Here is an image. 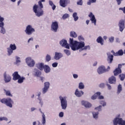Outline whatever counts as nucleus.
<instances>
[{
  "label": "nucleus",
  "instance_id": "c9c22d12",
  "mask_svg": "<svg viewBox=\"0 0 125 125\" xmlns=\"http://www.w3.org/2000/svg\"><path fill=\"white\" fill-rule=\"evenodd\" d=\"M72 16L75 22L78 21V20H79V17L78 16V13H77V12L74 13L72 15Z\"/></svg>",
  "mask_w": 125,
  "mask_h": 125
},
{
  "label": "nucleus",
  "instance_id": "7c9ffc66",
  "mask_svg": "<svg viewBox=\"0 0 125 125\" xmlns=\"http://www.w3.org/2000/svg\"><path fill=\"white\" fill-rule=\"evenodd\" d=\"M46 122V121L45 120V115L43 114L42 115V123L41 124V125H45Z\"/></svg>",
  "mask_w": 125,
  "mask_h": 125
},
{
  "label": "nucleus",
  "instance_id": "6e6d98bb",
  "mask_svg": "<svg viewBox=\"0 0 125 125\" xmlns=\"http://www.w3.org/2000/svg\"><path fill=\"white\" fill-rule=\"evenodd\" d=\"M78 40H79V41H80V42H82V41H84V39L83 37V36H78Z\"/></svg>",
  "mask_w": 125,
  "mask_h": 125
},
{
  "label": "nucleus",
  "instance_id": "4d7b16f0",
  "mask_svg": "<svg viewBox=\"0 0 125 125\" xmlns=\"http://www.w3.org/2000/svg\"><path fill=\"white\" fill-rule=\"evenodd\" d=\"M52 67H53V68H56V67H57V66H58V63L54 62L52 63Z\"/></svg>",
  "mask_w": 125,
  "mask_h": 125
},
{
  "label": "nucleus",
  "instance_id": "5701e85b",
  "mask_svg": "<svg viewBox=\"0 0 125 125\" xmlns=\"http://www.w3.org/2000/svg\"><path fill=\"white\" fill-rule=\"evenodd\" d=\"M12 76L13 81H17V80H18L20 77H21L20 75H19L18 72L17 71L15 72L12 74Z\"/></svg>",
  "mask_w": 125,
  "mask_h": 125
},
{
  "label": "nucleus",
  "instance_id": "3c124183",
  "mask_svg": "<svg viewBox=\"0 0 125 125\" xmlns=\"http://www.w3.org/2000/svg\"><path fill=\"white\" fill-rule=\"evenodd\" d=\"M69 17H70V16L69 15V14H65L62 16V19L63 20L67 19V18H69Z\"/></svg>",
  "mask_w": 125,
  "mask_h": 125
},
{
  "label": "nucleus",
  "instance_id": "6ab92c4d",
  "mask_svg": "<svg viewBox=\"0 0 125 125\" xmlns=\"http://www.w3.org/2000/svg\"><path fill=\"white\" fill-rule=\"evenodd\" d=\"M63 57V54L62 53H59L56 52L55 53V56H54V59L55 60H59L60 59H61Z\"/></svg>",
  "mask_w": 125,
  "mask_h": 125
},
{
  "label": "nucleus",
  "instance_id": "c85d7f7f",
  "mask_svg": "<svg viewBox=\"0 0 125 125\" xmlns=\"http://www.w3.org/2000/svg\"><path fill=\"white\" fill-rule=\"evenodd\" d=\"M44 71L46 74H48V73H50V67L47 65H45L44 66Z\"/></svg>",
  "mask_w": 125,
  "mask_h": 125
},
{
  "label": "nucleus",
  "instance_id": "7ed1b4c3",
  "mask_svg": "<svg viewBox=\"0 0 125 125\" xmlns=\"http://www.w3.org/2000/svg\"><path fill=\"white\" fill-rule=\"evenodd\" d=\"M0 102L3 104H5L6 106L9 107L10 108H12L13 101L10 98H4L2 99H0Z\"/></svg>",
  "mask_w": 125,
  "mask_h": 125
},
{
  "label": "nucleus",
  "instance_id": "69168bd1",
  "mask_svg": "<svg viewBox=\"0 0 125 125\" xmlns=\"http://www.w3.org/2000/svg\"><path fill=\"white\" fill-rule=\"evenodd\" d=\"M98 99H104V97L103 96H101V95H98Z\"/></svg>",
  "mask_w": 125,
  "mask_h": 125
},
{
  "label": "nucleus",
  "instance_id": "09e8293b",
  "mask_svg": "<svg viewBox=\"0 0 125 125\" xmlns=\"http://www.w3.org/2000/svg\"><path fill=\"white\" fill-rule=\"evenodd\" d=\"M3 20H4V19L2 17H1L0 16V26H1L4 24V23H3Z\"/></svg>",
  "mask_w": 125,
  "mask_h": 125
},
{
  "label": "nucleus",
  "instance_id": "e2e57ef3",
  "mask_svg": "<svg viewBox=\"0 0 125 125\" xmlns=\"http://www.w3.org/2000/svg\"><path fill=\"white\" fill-rule=\"evenodd\" d=\"M73 76L74 79H78V78L79 77V76L77 74H73Z\"/></svg>",
  "mask_w": 125,
  "mask_h": 125
},
{
  "label": "nucleus",
  "instance_id": "a18cd8bd",
  "mask_svg": "<svg viewBox=\"0 0 125 125\" xmlns=\"http://www.w3.org/2000/svg\"><path fill=\"white\" fill-rule=\"evenodd\" d=\"M96 2V0H89V1L87 2V5H90L91 3H94Z\"/></svg>",
  "mask_w": 125,
  "mask_h": 125
},
{
  "label": "nucleus",
  "instance_id": "f3484780",
  "mask_svg": "<svg viewBox=\"0 0 125 125\" xmlns=\"http://www.w3.org/2000/svg\"><path fill=\"white\" fill-rule=\"evenodd\" d=\"M32 74L34 77H37L39 78L42 75V72H41L38 69L35 68L33 71Z\"/></svg>",
  "mask_w": 125,
  "mask_h": 125
},
{
  "label": "nucleus",
  "instance_id": "a211bd4d",
  "mask_svg": "<svg viewBox=\"0 0 125 125\" xmlns=\"http://www.w3.org/2000/svg\"><path fill=\"white\" fill-rule=\"evenodd\" d=\"M98 73L99 75H101V74H103V73H106V68L105 66L102 65L98 67L97 69Z\"/></svg>",
  "mask_w": 125,
  "mask_h": 125
},
{
  "label": "nucleus",
  "instance_id": "e433bc0d",
  "mask_svg": "<svg viewBox=\"0 0 125 125\" xmlns=\"http://www.w3.org/2000/svg\"><path fill=\"white\" fill-rule=\"evenodd\" d=\"M4 91L6 95V96H10V97H12V94H11V92L10 90H6L4 89Z\"/></svg>",
  "mask_w": 125,
  "mask_h": 125
},
{
  "label": "nucleus",
  "instance_id": "49530a36",
  "mask_svg": "<svg viewBox=\"0 0 125 125\" xmlns=\"http://www.w3.org/2000/svg\"><path fill=\"white\" fill-rule=\"evenodd\" d=\"M83 47V48H82L81 49V50H87V49L88 50H89L90 49V46H89V45H87V46H84V47Z\"/></svg>",
  "mask_w": 125,
  "mask_h": 125
},
{
  "label": "nucleus",
  "instance_id": "72a5a7b5",
  "mask_svg": "<svg viewBox=\"0 0 125 125\" xmlns=\"http://www.w3.org/2000/svg\"><path fill=\"white\" fill-rule=\"evenodd\" d=\"M100 94H101L100 92H97L91 97V99H92V100H95V99L97 98V96H98V95H100Z\"/></svg>",
  "mask_w": 125,
  "mask_h": 125
},
{
  "label": "nucleus",
  "instance_id": "ea45409f",
  "mask_svg": "<svg viewBox=\"0 0 125 125\" xmlns=\"http://www.w3.org/2000/svg\"><path fill=\"white\" fill-rule=\"evenodd\" d=\"M45 60L46 62H49V61L51 60V56H50V55H49V54H47L45 57Z\"/></svg>",
  "mask_w": 125,
  "mask_h": 125
},
{
  "label": "nucleus",
  "instance_id": "2f4dec72",
  "mask_svg": "<svg viewBox=\"0 0 125 125\" xmlns=\"http://www.w3.org/2000/svg\"><path fill=\"white\" fill-rule=\"evenodd\" d=\"M18 81V83H24V81L26 80V78L24 77H21L20 76V78H19Z\"/></svg>",
  "mask_w": 125,
  "mask_h": 125
},
{
  "label": "nucleus",
  "instance_id": "bb28decb",
  "mask_svg": "<svg viewBox=\"0 0 125 125\" xmlns=\"http://www.w3.org/2000/svg\"><path fill=\"white\" fill-rule=\"evenodd\" d=\"M109 83L111 84L113 83H116V77L111 76L108 80Z\"/></svg>",
  "mask_w": 125,
  "mask_h": 125
},
{
  "label": "nucleus",
  "instance_id": "2eb2a0df",
  "mask_svg": "<svg viewBox=\"0 0 125 125\" xmlns=\"http://www.w3.org/2000/svg\"><path fill=\"white\" fill-rule=\"evenodd\" d=\"M118 26L119 27V30L120 32H123L125 30V21L121 20L119 21Z\"/></svg>",
  "mask_w": 125,
  "mask_h": 125
},
{
  "label": "nucleus",
  "instance_id": "4468645a",
  "mask_svg": "<svg viewBox=\"0 0 125 125\" xmlns=\"http://www.w3.org/2000/svg\"><path fill=\"white\" fill-rule=\"evenodd\" d=\"M70 4V0H60V5L62 7H66Z\"/></svg>",
  "mask_w": 125,
  "mask_h": 125
},
{
  "label": "nucleus",
  "instance_id": "37998d69",
  "mask_svg": "<svg viewBox=\"0 0 125 125\" xmlns=\"http://www.w3.org/2000/svg\"><path fill=\"white\" fill-rule=\"evenodd\" d=\"M63 52L64 53H65V54L67 56H70V55H71V52L69 50H67V49H64L63 50Z\"/></svg>",
  "mask_w": 125,
  "mask_h": 125
},
{
  "label": "nucleus",
  "instance_id": "0e129e2a",
  "mask_svg": "<svg viewBox=\"0 0 125 125\" xmlns=\"http://www.w3.org/2000/svg\"><path fill=\"white\" fill-rule=\"evenodd\" d=\"M31 41H32V42L34 41V38H33V37L30 38L28 41V43H29L30 42H31Z\"/></svg>",
  "mask_w": 125,
  "mask_h": 125
},
{
  "label": "nucleus",
  "instance_id": "1a4fd4ad",
  "mask_svg": "<svg viewBox=\"0 0 125 125\" xmlns=\"http://www.w3.org/2000/svg\"><path fill=\"white\" fill-rule=\"evenodd\" d=\"M58 22L57 21H54L52 23L51 26V30L52 32H54L55 33H56L57 31H58Z\"/></svg>",
  "mask_w": 125,
  "mask_h": 125
},
{
  "label": "nucleus",
  "instance_id": "393cba45",
  "mask_svg": "<svg viewBox=\"0 0 125 125\" xmlns=\"http://www.w3.org/2000/svg\"><path fill=\"white\" fill-rule=\"evenodd\" d=\"M96 42H98V43H100L101 45H103V44H104V40H103V38H102V37L101 36L98 37V38L96 40Z\"/></svg>",
  "mask_w": 125,
  "mask_h": 125
},
{
  "label": "nucleus",
  "instance_id": "5fc2aeb1",
  "mask_svg": "<svg viewBox=\"0 0 125 125\" xmlns=\"http://www.w3.org/2000/svg\"><path fill=\"white\" fill-rule=\"evenodd\" d=\"M78 5H83V0H78L77 2Z\"/></svg>",
  "mask_w": 125,
  "mask_h": 125
},
{
  "label": "nucleus",
  "instance_id": "dca6fc26",
  "mask_svg": "<svg viewBox=\"0 0 125 125\" xmlns=\"http://www.w3.org/2000/svg\"><path fill=\"white\" fill-rule=\"evenodd\" d=\"M4 81L5 83H9L11 81V77L9 74H6V72H4L3 74Z\"/></svg>",
  "mask_w": 125,
  "mask_h": 125
},
{
  "label": "nucleus",
  "instance_id": "b1692460",
  "mask_svg": "<svg viewBox=\"0 0 125 125\" xmlns=\"http://www.w3.org/2000/svg\"><path fill=\"white\" fill-rule=\"evenodd\" d=\"M36 67L38 69H39V70H41V71H42L43 70V68H44V65L43 64V63L39 62L36 64Z\"/></svg>",
  "mask_w": 125,
  "mask_h": 125
},
{
  "label": "nucleus",
  "instance_id": "20e7f679",
  "mask_svg": "<svg viewBox=\"0 0 125 125\" xmlns=\"http://www.w3.org/2000/svg\"><path fill=\"white\" fill-rule=\"evenodd\" d=\"M59 98L61 101V106L62 107V110H66L67 105L66 97L61 96L59 97Z\"/></svg>",
  "mask_w": 125,
  "mask_h": 125
},
{
  "label": "nucleus",
  "instance_id": "8fccbe9b",
  "mask_svg": "<svg viewBox=\"0 0 125 125\" xmlns=\"http://www.w3.org/2000/svg\"><path fill=\"white\" fill-rule=\"evenodd\" d=\"M2 121H6L7 122V121H8V119L5 117H0V122H1Z\"/></svg>",
  "mask_w": 125,
  "mask_h": 125
},
{
  "label": "nucleus",
  "instance_id": "473e14b6",
  "mask_svg": "<svg viewBox=\"0 0 125 125\" xmlns=\"http://www.w3.org/2000/svg\"><path fill=\"white\" fill-rule=\"evenodd\" d=\"M49 5H50V6H52L53 10H55V9L56 8V6L53 3V2H52V0H49Z\"/></svg>",
  "mask_w": 125,
  "mask_h": 125
},
{
  "label": "nucleus",
  "instance_id": "680f3d73",
  "mask_svg": "<svg viewBox=\"0 0 125 125\" xmlns=\"http://www.w3.org/2000/svg\"><path fill=\"white\" fill-rule=\"evenodd\" d=\"M119 9L120 10H122V11H123V13L125 14V7H124L123 8H119Z\"/></svg>",
  "mask_w": 125,
  "mask_h": 125
},
{
  "label": "nucleus",
  "instance_id": "412c9836",
  "mask_svg": "<svg viewBox=\"0 0 125 125\" xmlns=\"http://www.w3.org/2000/svg\"><path fill=\"white\" fill-rule=\"evenodd\" d=\"M81 104L83 106H84L85 108H90V107H91L92 106L91 104H90V103L85 101H82L81 102Z\"/></svg>",
  "mask_w": 125,
  "mask_h": 125
},
{
  "label": "nucleus",
  "instance_id": "bf43d9fd",
  "mask_svg": "<svg viewBox=\"0 0 125 125\" xmlns=\"http://www.w3.org/2000/svg\"><path fill=\"white\" fill-rule=\"evenodd\" d=\"M59 116L60 118H63V117H64V113L63 112H61L59 113Z\"/></svg>",
  "mask_w": 125,
  "mask_h": 125
},
{
  "label": "nucleus",
  "instance_id": "423d86ee",
  "mask_svg": "<svg viewBox=\"0 0 125 125\" xmlns=\"http://www.w3.org/2000/svg\"><path fill=\"white\" fill-rule=\"evenodd\" d=\"M114 125H125V121L123 120V119L120 118V115L118 116V117H116L113 120Z\"/></svg>",
  "mask_w": 125,
  "mask_h": 125
},
{
  "label": "nucleus",
  "instance_id": "f03ea898",
  "mask_svg": "<svg viewBox=\"0 0 125 125\" xmlns=\"http://www.w3.org/2000/svg\"><path fill=\"white\" fill-rule=\"evenodd\" d=\"M43 8V5L42 3L40 1L38 2V5H37V4H34L33 7V11L37 17H41V16L43 15L44 12L42 10Z\"/></svg>",
  "mask_w": 125,
  "mask_h": 125
},
{
  "label": "nucleus",
  "instance_id": "79ce46f5",
  "mask_svg": "<svg viewBox=\"0 0 125 125\" xmlns=\"http://www.w3.org/2000/svg\"><path fill=\"white\" fill-rule=\"evenodd\" d=\"M79 89H83L84 88V84L83 83H80L79 84Z\"/></svg>",
  "mask_w": 125,
  "mask_h": 125
},
{
  "label": "nucleus",
  "instance_id": "9b49d317",
  "mask_svg": "<svg viewBox=\"0 0 125 125\" xmlns=\"http://www.w3.org/2000/svg\"><path fill=\"white\" fill-rule=\"evenodd\" d=\"M60 44L62 46V47H65L67 49H70V44H68L67 41L65 40H62L60 42Z\"/></svg>",
  "mask_w": 125,
  "mask_h": 125
},
{
  "label": "nucleus",
  "instance_id": "4c0bfd02",
  "mask_svg": "<svg viewBox=\"0 0 125 125\" xmlns=\"http://www.w3.org/2000/svg\"><path fill=\"white\" fill-rule=\"evenodd\" d=\"M20 63H21V60L20 57L16 56L15 64L19 65Z\"/></svg>",
  "mask_w": 125,
  "mask_h": 125
},
{
  "label": "nucleus",
  "instance_id": "f257e3e1",
  "mask_svg": "<svg viewBox=\"0 0 125 125\" xmlns=\"http://www.w3.org/2000/svg\"><path fill=\"white\" fill-rule=\"evenodd\" d=\"M69 42L70 47L73 51L79 50V49H81V48L83 49V48L84 47V45H85L84 42L74 41L73 38L69 39Z\"/></svg>",
  "mask_w": 125,
  "mask_h": 125
},
{
  "label": "nucleus",
  "instance_id": "c03bdc74",
  "mask_svg": "<svg viewBox=\"0 0 125 125\" xmlns=\"http://www.w3.org/2000/svg\"><path fill=\"white\" fill-rule=\"evenodd\" d=\"M95 110L98 111V112H101V111H102V105H99V106L95 107Z\"/></svg>",
  "mask_w": 125,
  "mask_h": 125
},
{
  "label": "nucleus",
  "instance_id": "39448f33",
  "mask_svg": "<svg viewBox=\"0 0 125 125\" xmlns=\"http://www.w3.org/2000/svg\"><path fill=\"white\" fill-rule=\"evenodd\" d=\"M25 33L28 36H31L33 33H35L36 30L35 28H33V26L31 25H28L26 26L25 30H24Z\"/></svg>",
  "mask_w": 125,
  "mask_h": 125
},
{
  "label": "nucleus",
  "instance_id": "338daca9",
  "mask_svg": "<svg viewBox=\"0 0 125 125\" xmlns=\"http://www.w3.org/2000/svg\"><path fill=\"white\" fill-rule=\"evenodd\" d=\"M30 110H31V112H34L35 110H37V108H36L35 107H31L30 108Z\"/></svg>",
  "mask_w": 125,
  "mask_h": 125
},
{
  "label": "nucleus",
  "instance_id": "6e6552de",
  "mask_svg": "<svg viewBox=\"0 0 125 125\" xmlns=\"http://www.w3.org/2000/svg\"><path fill=\"white\" fill-rule=\"evenodd\" d=\"M17 48L16 45L15 43L10 44L9 47L7 48L8 55L10 56L13 53V50H16Z\"/></svg>",
  "mask_w": 125,
  "mask_h": 125
},
{
  "label": "nucleus",
  "instance_id": "774afa93",
  "mask_svg": "<svg viewBox=\"0 0 125 125\" xmlns=\"http://www.w3.org/2000/svg\"><path fill=\"white\" fill-rule=\"evenodd\" d=\"M110 70V66H108L107 69H105V72H108Z\"/></svg>",
  "mask_w": 125,
  "mask_h": 125
},
{
  "label": "nucleus",
  "instance_id": "13d9d810",
  "mask_svg": "<svg viewBox=\"0 0 125 125\" xmlns=\"http://www.w3.org/2000/svg\"><path fill=\"white\" fill-rule=\"evenodd\" d=\"M106 86H107V89H108V90H111V89H112V86H111V85L107 83Z\"/></svg>",
  "mask_w": 125,
  "mask_h": 125
},
{
  "label": "nucleus",
  "instance_id": "603ef678",
  "mask_svg": "<svg viewBox=\"0 0 125 125\" xmlns=\"http://www.w3.org/2000/svg\"><path fill=\"white\" fill-rule=\"evenodd\" d=\"M100 104L101 105H102V106H103V107H105V106H106V102H105V101H101L100 102Z\"/></svg>",
  "mask_w": 125,
  "mask_h": 125
},
{
  "label": "nucleus",
  "instance_id": "c756f323",
  "mask_svg": "<svg viewBox=\"0 0 125 125\" xmlns=\"http://www.w3.org/2000/svg\"><path fill=\"white\" fill-rule=\"evenodd\" d=\"M124 53L123 50H119L118 52L114 54V56H122L124 55Z\"/></svg>",
  "mask_w": 125,
  "mask_h": 125
},
{
  "label": "nucleus",
  "instance_id": "f8f14e48",
  "mask_svg": "<svg viewBox=\"0 0 125 125\" xmlns=\"http://www.w3.org/2000/svg\"><path fill=\"white\" fill-rule=\"evenodd\" d=\"M88 17L90 18V20L91 21L92 24H94L95 26H96V19L95 18V16L92 12H90V14L88 15Z\"/></svg>",
  "mask_w": 125,
  "mask_h": 125
},
{
  "label": "nucleus",
  "instance_id": "aec40b11",
  "mask_svg": "<svg viewBox=\"0 0 125 125\" xmlns=\"http://www.w3.org/2000/svg\"><path fill=\"white\" fill-rule=\"evenodd\" d=\"M107 61L109 63V64H111V63L113 62L114 56L111 54V53L110 52L107 53Z\"/></svg>",
  "mask_w": 125,
  "mask_h": 125
},
{
  "label": "nucleus",
  "instance_id": "ddd939ff",
  "mask_svg": "<svg viewBox=\"0 0 125 125\" xmlns=\"http://www.w3.org/2000/svg\"><path fill=\"white\" fill-rule=\"evenodd\" d=\"M122 66H123V64H118V67L113 71L114 76H118L119 74H121L122 73V69H122Z\"/></svg>",
  "mask_w": 125,
  "mask_h": 125
},
{
  "label": "nucleus",
  "instance_id": "0eeeda50",
  "mask_svg": "<svg viewBox=\"0 0 125 125\" xmlns=\"http://www.w3.org/2000/svg\"><path fill=\"white\" fill-rule=\"evenodd\" d=\"M25 62L28 66L30 67H34L35 66V64H36L35 61L31 57H28L25 59Z\"/></svg>",
  "mask_w": 125,
  "mask_h": 125
},
{
  "label": "nucleus",
  "instance_id": "052dcab7",
  "mask_svg": "<svg viewBox=\"0 0 125 125\" xmlns=\"http://www.w3.org/2000/svg\"><path fill=\"white\" fill-rule=\"evenodd\" d=\"M99 86L102 88H104V87H105V84L104 83H102L99 85Z\"/></svg>",
  "mask_w": 125,
  "mask_h": 125
},
{
  "label": "nucleus",
  "instance_id": "4be33fe9",
  "mask_svg": "<svg viewBox=\"0 0 125 125\" xmlns=\"http://www.w3.org/2000/svg\"><path fill=\"white\" fill-rule=\"evenodd\" d=\"M84 92L82 90H79V89H76L75 92V95L77 97H82V95H83Z\"/></svg>",
  "mask_w": 125,
  "mask_h": 125
},
{
  "label": "nucleus",
  "instance_id": "864d4df0",
  "mask_svg": "<svg viewBox=\"0 0 125 125\" xmlns=\"http://www.w3.org/2000/svg\"><path fill=\"white\" fill-rule=\"evenodd\" d=\"M38 100H39V104H40L41 107H42V105L43 104V102L42 100V99L39 98Z\"/></svg>",
  "mask_w": 125,
  "mask_h": 125
},
{
  "label": "nucleus",
  "instance_id": "de8ad7c7",
  "mask_svg": "<svg viewBox=\"0 0 125 125\" xmlns=\"http://www.w3.org/2000/svg\"><path fill=\"white\" fill-rule=\"evenodd\" d=\"M119 78L120 79L121 81H124L125 78V74H121L119 75Z\"/></svg>",
  "mask_w": 125,
  "mask_h": 125
},
{
  "label": "nucleus",
  "instance_id": "58836bf2",
  "mask_svg": "<svg viewBox=\"0 0 125 125\" xmlns=\"http://www.w3.org/2000/svg\"><path fill=\"white\" fill-rule=\"evenodd\" d=\"M70 37L72 38H77L78 37V34L75 31H71L70 32Z\"/></svg>",
  "mask_w": 125,
  "mask_h": 125
},
{
  "label": "nucleus",
  "instance_id": "a19ab883",
  "mask_svg": "<svg viewBox=\"0 0 125 125\" xmlns=\"http://www.w3.org/2000/svg\"><path fill=\"white\" fill-rule=\"evenodd\" d=\"M108 40L110 43H113V42H114V41H115V37H114V36H111L108 38Z\"/></svg>",
  "mask_w": 125,
  "mask_h": 125
},
{
  "label": "nucleus",
  "instance_id": "f704fd0d",
  "mask_svg": "<svg viewBox=\"0 0 125 125\" xmlns=\"http://www.w3.org/2000/svg\"><path fill=\"white\" fill-rule=\"evenodd\" d=\"M122 90H123V87H122L121 84H119L118 86L117 87V94H119L122 92Z\"/></svg>",
  "mask_w": 125,
  "mask_h": 125
},
{
  "label": "nucleus",
  "instance_id": "cd10ccee",
  "mask_svg": "<svg viewBox=\"0 0 125 125\" xmlns=\"http://www.w3.org/2000/svg\"><path fill=\"white\" fill-rule=\"evenodd\" d=\"M4 23L2 25H0V33L2 34V35H4L6 33V31L5 30V28H4Z\"/></svg>",
  "mask_w": 125,
  "mask_h": 125
},
{
  "label": "nucleus",
  "instance_id": "a878e982",
  "mask_svg": "<svg viewBox=\"0 0 125 125\" xmlns=\"http://www.w3.org/2000/svg\"><path fill=\"white\" fill-rule=\"evenodd\" d=\"M93 119L95 120H98L99 112L93 111L92 112Z\"/></svg>",
  "mask_w": 125,
  "mask_h": 125
},
{
  "label": "nucleus",
  "instance_id": "9d476101",
  "mask_svg": "<svg viewBox=\"0 0 125 125\" xmlns=\"http://www.w3.org/2000/svg\"><path fill=\"white\" fill-rule=\"evenodd\" d=\"M50 85V83L49 82H47L44 83V87L42 89V92L43 94H44L48 91V89H49V86Z\"/></svg>",
  "mask_w": 125,
  "mask_h": 125
}]
</instances>
